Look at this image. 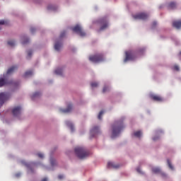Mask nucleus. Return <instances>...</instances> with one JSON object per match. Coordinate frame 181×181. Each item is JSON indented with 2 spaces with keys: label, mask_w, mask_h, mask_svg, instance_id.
I'll list each match as a JSON object with an SVG mask.
<instances>
[{
  "label": "nucleus",
  "mask_w": 181,
  "mask_h": 181,
  "mask_svg": "<svg viewBox=\"0 0 181 181\" xmlns=\"http://www.w3.org/2000/svg\"><path fill=\"white\" fill-rule=\"evenodd\" d=\"M66 31L62 32V33H61L60 37H61V38L64 37L66 35Z\"/></svg>",
  "instance_id": "nucleus-34"
},
{
  "label": "nucleus",
  "mask_w": 181,
  "mask_h": 181,
  "mask_svg": "<svg viewBox=\"0 0 181 181\" xmlns=\"http://www.w3.org/2000/svg\"><path fill=\"white\" fill-rule=\"evenodd\" d=\"M66 123L67 126L71 128L72 132H74V124L70 121H66Z\"/></svg>",
  "instance_id": "nucleus-19"
},
{
  "label": "nucleus",
  "mask_w": 181,
  "mask_h": 181,
  "mask_svg": "<svg viewBox=\"0 0 181 181\" xmlns=\"http://www.w3.org/2000/svg\"><path fill=\"white\" fill-rule=\"evenodd\" d=\"M173 27L180 29L181 28V21H176L173 22Z\"/></svg>",
  "instance_id": "nucleus-13"
},
{
  "label": "nucleus",
  "mask_w": 181,
  "mask_h": 181,
  "mask_svg": "<svg viewBox=\"0 0 181 181\" xmlns=\"http://www.w3.org/2000/svg\"><path fill=\"white\" fill-rule=\"evenodd\" d=\"M142 135V133L141 131H137L134 132V136H136V138H140Z\"/></svg>",
  "instance_id": "nucleus-20"
},
{
  "label": "nucleus",
  "mask_w": 181,
  "mask_h": 181,
  "mask_svg": "<svg viewBox=\"0 0 181 181\" xmlns=\"http://www.w3.org/2000/svg\"><path fill=\"white\" fill-rule=\"evenodd\" d=\"M73 31L76 33V34L81 35V37L86 36V33L83 32L81 27L78 25H76L75 27L72 28Z\"/></svg>",
  "instance_id": "nucleus-5"
},
{
  "label": "nucleus",
  "mask_w": 181,
  "mask_h": 181,
  "mask_svg": "<svg viewBox=\"0 0 181 181\" xmlns=\"http://www.w3.org/2000/svg\"><path fill=\"white\" fill-rule=\"evenodd\" d=\"M136 57V56L133 52H126V58H124V62L129 60H134Z\"/></svg>",
  "instance_id": "nucleus-7"
},
{
  "label": "nucleus",
  "mask_w": 181,
  "mask_h": 181,
  "mask_svg": "<svg viewBox=\"0 0 181 181\" xmlns=\"http://www.w3.org/2000/svg\"><path fill=\"white\" fill-rule=\"evenodd\" d=\"M32 54H33V52H32L31 50H29V51L28 52V58H30Z\"/></svg>",
  "instance_id": "nucleus-32"
},
{
  "label": "nucleus",
  "mask_w": 181,
  "mask_h": 181,
  "mask_svg": "<svg viewBox=\"0 0 181 181\" xmlns=\"http://www.w3.org/2000/svg\"><path fill=\"white\" fill-rule=\"evenodd\" d=\"M42 181H47V177H45L42 180Z\"/></svg>",
  "instance_id": "nucleus-43"
},
{
  "label": "nucleus",
  "mask_w": 181,
  "mask_h": 181,
  "mask_svg": "<svg viewBox=\"0 0 181 181\" xmlns=\"http://www.w3.org/2000/svg\"><path fill=\"white\" fill-rule=\"evenodd\" d=\"M167 163H168V168H170L171 169V170H173L174 168L172 165V163L169 160H167Z\"/></svg>",
  "instance_id": "nucleus-27"
},
{
  "label": "nucleus",
  "mask_w": 181,
  "mask_h": 181,
  "mask_svg": "<svg viewBox=\"0 0 181 181\" xmlns=\"http://www.w3.org/2000/svg\"><path fill=\"white\" fill-rule=\"evenodd\" d=\"M8 44L11 47H13L15 45V42L13 40H10L8 42Z\"/></svg>",
  "instance_id": "nucleus-31"
},
{
  "label": "nucleus",
  "mask_w": 181,
  "mask_h": 181,
  "mask_svg": "<svg viewBox=\"0 0 181 181\" xmlns=\"http://www.w3.org/2000/svg\"><path fill=\"white\" fill-rule=\"evenodd\" d=\"M136 172H138V173H142L141 168H136Z\"/></svg>",
  "instance_id": "nucleus-38"
},
{
  "label": "nucleus",
  "mask_w": 181,
  "mask_h": 181,
  "mask_svg": "<svg viewBox=\"0 0 181 181\" xmlns=\"http://www.w3.org/2000/svg\"><path fill=\"white\" fill-rule=\"evenodd\" d=\"M168 8H171V9H174L175 8H176V3L175 2H170L168 4Z\"/></svg>",
  "instance_id": "nucleus-21"
},
{
  "label": "nucleus",
  "mask_w": 181,
  "mask_h": 181,
  "mask_svg": "<svg viewBox=\"0 0 181 181\" xmlns=\"http://www.w3.org/2000/svg\"><path fill=\"white\" fill-rule=\"evenodd\" d=\"M62 42H57L55 45H54V48L57 51H59L61 47H62Z\"/></svg>",
  "instance_id": "nucleus-15"
},
{
  "label": "nucleus",
  "mask_w": 181,
  "mask_h": 181,
  "mask_svg": "<svg viewBox=\"0 0 181 181\" xmlns=\"http://www.w3.org/2000/svg\"><path fill=\"white\" fill-rule=\"evenodd\" d=\"M180 54L181 55V52H180Z\"/></svg>",
  "instance_id": "nucleus-45"
},
{
  "label": "nucleus",
  "mask_w": 181,
  "mask_h": 181,
  "mask_svg": "<svg viewBox=\"0 0 181 181\" xmlns=\"http://www.w3.org/2000/svg\"><path fill=\"white\" fill-rule=\"evenodd\" d=\"M119 166L120 165L119 164H115V163L112 162L107 163V168H109L118 169Z\"/></svg>",
  "instance_id": "nucleus-12"
},
{
  "label": "nucleus",
  "mask_w": 181,
  "mask_h": 181,
  "mask_svg": "<svg viewBox=\"0 0 181 181\" xmlns=\"http://www.w3.org/2000/svg\"><path fill=\"white\" fill-rule=\"evenodd\" d=\"M41 95V93L40 92H36L33 95H32V99L34 100L35 98H38L40 97Z\"/></svg>",
  "instance_id": "nucleus-22"
},
{
  "label": "nucleus",
  "mask_w": 181,
  "mask_h": 181,
  "mask_svg": "<svg viewBox=\"0 0 181 181\" xmlns=\"http://www.w3.org/2000/svg\"><path fill=\"white\" fill-rule=\"evenodd\" d=\"M157 139H158V137H153V141H157Z\"/></svg>",
  "instance_id": "nucleus-41"
},
{
  "label": "nucleus",
  "mask_w": 181,
  "mask_h": 181,
  "mask_svg": "<svg viewBox=\"0 0 181 181\" xmlns=\"http://www.w3.org/2000/svg\"><path fill=\"white\" fill-rule=\"evenodd\" d=\"M148 16L144 13H141L133 16V18L134 19H138V20H146L148 18Z\"/></svg>",
  "instance_id": "nucleus-8"
},
{
  "label": "nucleus",
  "mask_w": 181,
  "mask_h": 181,
  "mask_svg": "<svg viewBox=\"0 0 181 181\" xmlns=\"http://www.w3.org/2000/svg\"><path fill=\"white\" fill-rule=\"evenodd\" d=\"M153 173H160V169L158 168H152Z\"/></svg>",
  "instance_id": "nucleus-24"
},
{
  "label": "nucleus",
  "mask_w": 181,
  "mask_h": 181,
  "mask_svg": "<svg viewBox=\"0 0 181 181\" xmlns=\"http://www.w3.org/2000/svg\"><path fill=\"white\" fill-rule=\"evenodd\" d=\"M150 98L154 100V101H157V102H162L163 101V98L160 96V95H151Z\"/></svg>",
  "instance_id": "nucleus-11"
},
{
  "label": "nucleus",
  "mask_w": 181,
  "mask_h": 181,
  "mask_svg": "<svg viewBox=\"0 0 181 181\" xmlns=\"http://www.w3.org/2000/svg\"><path fill=\"white\" fill-rule=\"evenodd\" d=\"M152 25H153V27H155L157 25V23L156 22H153Z\"/></svg>",
  "instance_id": "nucleus-42"
},
{
  "label": "nucleus",
  "mask_w": 181,
  "mask_h": 181,
  "mask_svg": "<svg viewBox=\"0 0 181 181\" xmlns=\"http://www.w3.org/2000/svg\"><path fill=\"white\" fill-rule=\"evenodd\" d=\"M75 153L79 159H85L90 155V152L88 150L85 148L84 147H76L75 148Z\"/></svg>",
  "instance_id": "nucleus-2"
},
{
  "label": "nucleus",
  "mask_w": 181,
  "mask_h": 181,
  "mask_svg": "<svg viewBox=\"0 0 181 181\" xmlns=\"http://www.w3.org/2000/svg\"><path fill=\"white\" fill-rule=\"evenodd\" d=\"M33 74V71H26V72L25 73L24 76H25V77H28V76H32Z\"/></svg>",
  "instance_id": "nucleus-23"
},
{
  "label": "nucleus",
  "mask_w": 181,
  "mask_h": 181,
  "mask_svg": "<svg viewBox=\"0 0 181 181\" xmlns=\"http://www.w3.org/2000/svg\"><path fill=\"white\" fill-rule=\"evenodd\" d=\"M37 156H38L39 158H40L41 159H42V158H44V155H43L42 153H39L37 154Z\"/></svg>",
  "instance_id": "nucleus-36"
},
{
  "label": "nucleus",
  "mask_w": 181,
  "mask_h": 181,
  "mask_svg": "<svg viewBox=\"0 0 181 181\" xmlns=\"http://www.w3.org/2000/svg\"><path fill=\"white\" fill-rule=\"evenodd\" d=\"M5 21H0V25H4Z\"/></svg>",
  "instance_id": "nucleus-39"
},
{
  "label": "nucleus",
  "mask_w": 181,
  "mask_h": 181,
  "mask_svg": "<svg viewBox=\"0 0 181 181\" xmlns=\"http://www.w3.org/2000/svg\"><path fill=\"white\" fill-rule=\"evenodd\" d=\"M17 69H18V67H17L16 66H14L11 67V68L7 71V74H11L13 73Z\"/></svg>",
  "instance_id": "nucleus-17"
},
{
  "label": "nucleus",
  "mask_w": 181,
  "mask_h": 181,
  "mask_svg": "<svg viewBox=\"0 0 181 181\" xmlns=\"http://www.w3.org/2000/svg\"><path fill=\"white\" fill-rule=\"evenodd\" d=\"M22 164L25 165V166H27V168H28L30 172H31L33 173V170L32 169V165L33 164H30V163H25V161H22Z\"/></svg>",
  "instance_id": "nucleus-16"
},
{
  "label": "nucleus",
  "mask_w": 181,
  "mask_h": 181,
  "mask_svg": "<svg viewBox=\"0 0 181 181\" xmlns=\"http://www.w3.org/2000/svg\"><path fill=\"white\" fill-rule=\"evenodd\" d=\"M59 179H64V175H59Z\"/></svg>",
  "instance_id": "nucleus-40"
},
{
  "label": "nucleus",
  "mask_w": 181,
  "mask_h": 181,
  "mask_svg": "<svg viewBox=\"0 0 181 181\" xmlns=\"http://www.w3.org/2000/svg\"><path fill=\"white\" fill-rule=\"evenodd\" d=\"M8 83V82L6 78H0V87H2L3 86L6 85Z\"/></svg>",
  "instance_id": "nucleus-14"
},
{
  "label": "nucleus",
  "mask_w": 181,
  "mask_h": 181,
  "mask_svg": "<svg viewBox=\"0 0 181 181\" xmlns=\"http://www.w3.org/2000/svg\"><path fill=\"white\" fill-rule=\"evenodd\" d=\"M104 59V55L103 54H98L89 57V61L95 63L103 62Z\"/></svg>",
  "instance_id": "nucleus-3"
},
{
  "label": "nucleus",
  "mask_w": 181,
  "mask_h": 181,
  "mask_svg": "<svg viewBox=\"0 0 181 181\" xmlns=\"http://www.w3.org/2000/svg\"><path fill=\"white\" fill-rule=\"evenodd\" d=\"M98 134H100V129L98 127H95L90 129V136H92V137L95 136Z\"/></svg>",
  "instance_id": "nucleus-10"
},
{
  "label": "nucleus",
  "mask_w": 181,
  "mask_h": 181,
  "mask_svg": "<svg viewBox=\"0 0 181 181\" xmlns=\"http://www.w3.org/2000/svg\"><path fill=\"white\" fill-rule=\"evenodd\" d=\"M99 23H100V30H105L108 28V20L107 17L102 18L99 20Z\"/></svg>",
  "instance_id": "nucleus-4"
},
{
  "label": "nucleus",
  "mask_w": 181,
  "mask_h": 181,
  "mask_svg": "<svg viewBox=\"0 0 181 181\" xmlns=\"http://www.w3.org/2000/svg\"><path fill=\"white\" fill-rule=\"evenodd\" d=\"M90 86L92 88H96L98 86V83L97 82H92L90 83Z\"/></svg>",
  "instance_id": "nucleus-28"
},
{
  "label": "nucleus",
  "mask_w": 181,
  "mask_h": 181,
  "mask_svg": "<svg viewBox=\"0 0 181 181\" xmlns=\"http://www.w3.org/2000/svg\"><path fill=\"white\" fill-rule=\"evenodd\" d=\"M109 90H110V87L109 86H105V87H103V93H106Z\"/></svg>",
  "instance_id": "nucleus-29"
},
{
  "label": "nucleus",
  "mask_w": 181,
  "mask_h": 181,
  "mask_svg": "<svg viewBox=\"0 0 181 181\" xmlns=\"http://www.w3.org/2000/svg\"><path fill=\"white\" fill-rule=\"evenodd\" d=\"M173 69L175 70V71H179V70H180V68H179L178 66L175 65V66H173Z\"/></svg>",
  "instance_id": "nucleus-35"
},
{
  "label": "nucleus",
  "mask_w": 181,
  "mask_h": 181,
  "mask_svg": "<svg viewBox=\"0 0 181 181\" xmlns=\"http://www.w3.org/2000/svg\"><path fill=\"white\" fill-rule=\"evenodd\" d=\"M104 114V111L102 110L99 112V115H98V119H102V115Z\"/></svg>",
  "instance_id": "nucleus-30"
},
{
  "label": "nucleus",
  "mask_w": 181,
  "mask_h": 181,
  "mask_svg": "<svg viewBox=\"0 0 181 181\" xmlns=\"http://www.w3.org/2000/svg\"><path fill=\"white\" fill-rule=\"evenodd\" d=\"M12 112L15 117L19 116L21 113V107L18 106L14 107L12 110Z\"/></svg>",
  "instance_id": "nucleus-9"
},
{
  "label": "nucleus",
  "mask_w": 181,
  "mask_h": 181,
  "mask_svg": "<svg viewBox=\"0 0 181 181\" xmlns=\"http://www.w3.org/2000/svg\"><path fill=\"white\" fill-rule=\"evenodd\" d=\"M35 28H30V32L32 33H34L35 32Z\"/></svg>",
  "instance_id": "nucleus-37"
},
{
  "label": "nucleus",
  "mask_w": 181,
  "mask_h": 181,
  "mask_svg": "<svg viewBox=\"0 0 181 181\" xmlns=\"http://www.w3.org/2000/svg\"><path fill=\"white\" fill-rule=\"evenodd\" d=\"M48 9H49V10H55L56 8H55L54 6H48Z\"/></svg>",
  "instance_id": "nucleus-33"
},
{
  "label": "nucleus",
  "mask_w": 181,
  "mask_h": 181,
  "mask_svg": "<svg viewBox=\"0 0 181 181\" xmlns=\"http://www.w3.org/2000/svg\"><path fill=\"white\" fill-rule=\"evenodd\" d=\"M55 74H57V75H62L63 71H62V69H57L55 71Z\"/></svg>",
  "instance_id": "nucleus-26"
},
{
  "label": "nucleus",
  "mask_w": 181,
  "mask_h": 181,
  "mask_svg": "<svg viewBox=\"0 0 181 181\" xmlns=\"http://www.w3.org/2000/svg\"><path fill=\"white\" fill-rule=\"evenodd\" d=\"M51 163H52V165H54L53 160H51Z\"/></svg>",
  "instance_id": "nucleus-44"
},
{
  "label": "nucleus",
  "mask_w": 181,
  "mask_h": 181,
  "mask_svg": "<svg viewBox=\"0 0 181 181\" xmlns=\"http://www.w3.org/2000/svg\"><path fill=\"white\" fill-rule=\"evenodd\" d=\"M22 40H23V42H22L23 45H26L27 43L29 42V40L28 38H26L25 37H23L22 38Z\"/></svg>",
  "instance_id": "nucleus-25"
},
{
  "label": "nucleus",
  "mask_w": 181,
  "mask_h": 181,
  "mask_svg": "<svg viewBox=\"0 0 181 181\" xmlns=\"http://www.w3.org/2000/svg\"><path fill=\"white\" fill-rule=\"evenodd\" d=\"M71 110H72V105L70 104V105H68L67 109L61 110V111L63 112H69L71 111Z\"/></svg>",
  "instance_id": "nucleus-18"
},
{
  "label": "nucleus",
  "mask_w": 181,
  "mask_h": 181,
  "mask_svg": "<svg viewBox=\"0 0 181 181\" xmlns=\"http://www.w3.org/2000/svg\"><path fill=\"white\" fill-rule=\"evenodd\" d=\"M112 128V138H115L116 136H118L121 130L124 128L123 122L121 121L116 122Z\"/></svg>",
  "instance_id": "nucleus-1"
},
{
  "label": "nucleus",
  "mask_w": 181,
  "mask_h": 181,
  "mask_svg": "<svg viewBox=\"0 0 181 181\" xmlns=\"http://www.w3.org/2000/svg\"><path fill=\"white\" fill-rule=\"evenodd\" d=\"M10 95L8 93H0V107L9 98Z\"/></svg>",
  "instance_id": "nucleus-6"
}]
</instances>
